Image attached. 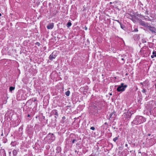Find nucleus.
<instances>
[{"label":"nucleus","mask_w":156,"mask_h":156,"mask_svg":"<svg viewBox=\"0 0 156 156\" xmlns=\"http://www.w3.org/2000/svg\"><path fill=\"white\" fill-rule=\"evenodd\" d=\"M56 57L55 53L53 52L49 56V59L50 60H52L53 59L55 58Z\"/></svg>","instance_id":"obj_4"},{"label":"nucleus","mask_w":156,"mask_h":156,"mask_svg":"<svg viewBox=\"0 0 156 156\" xmlns=\"http://www.w3.org/2000/svg\"><path fill=\"white\" fill-rule=\"evenodd\" d=\"M55 118H57V117L56 116H55Z\"/></svg>","instance_id":"obj_30"},{"label":"nucleus","mask_w":156,"mask_h":156,"mask_svg":"<svg viewBox=\"0 0 156 156\" xmlns=\"http://www.w3.org/2000/svg\"><path fill=\"white\" fill-rule=\"evenodd\" d=\"M64 118H65V117H63V119H64Z\"/></svg>","instance_id":"obj_29"},{"label":"nucleus","mask_w":156,"mask_h":156,"mask_svg":"<svg viewBox=\"0 0 156 156\" xmlns=\"http://www.w3.org/2000/svg\"><path fill=\"white\" fill-rule=\"evenodd\" d=\"M145 121L144 118L142 116H137L133 121V123L135 124H140Z\"/></svg>","instance_id":"obj_1"},{"label":"nucleus","mask_w":156,"mask_h":156,"mask_svg":"<svg viewBox=\"0 0 156 156\" xmlns=\"http://www.w3.org/2000/svg\"><path fill=\"white\" fill-rule=\"evenodd\" d=\"M18 151L16 150H14L13 151V154L14 156H16L17 154Z\"/></svg>","instance_id":"obj_6"},{"label":"nucleus","mask_w":156,"mask_h":156,"mask_svg":"<svg viewBox=\"0 0 156 156\" xmlns=\"http://www.w3.org/2000/svg\"><path fill=\"white\" fill-rule=\"evenodd\" d=\"M54 27V24L53 23H51L49 24L47 26V28L48 29H52Z\"/></svg>","instance_id":"obj_5"},{"label":"nucleus","mask_w":156,"mask_h":156,"mask_svg":"<svg viewBox=\"0 0 156 156\" xmlns=\"http://www.w3.org/2000/svg\"><path fill=\"white\" fill-rule=\"evenodd\" d=\"M1 16V13H0V16Z\"/></svg>","instance_id":"obj_32"},{"label":"nucleus","mask_w":156,"mask_h":156,"mask_svg":"<svg viewBox=\"0 0 156 156\" xmlns=\"http://www.w3.org/2000/svg\"><path fill=\"white\" fill-rule=\"evenodd\" d=\"M117 21L119 22H119L118 21Z\"/></svg>","instance_id":"obj_33"},{"label":"nucleus","mask_w":156,"mask_h":156,"mask_svg":"<svg viewBox=\"0 0 156 156\" xmlns=\"http://www.w3.org/2000/svg\"><path fill=\"white\" fill-rule=\"evenodd\" d=\"M70 92L68 90L65 93V94L67 96H69L70 94Z\"/></svg>","instance_id":"obj_8"},{"label":"nucleus","mask_w":156,"mask_h":156,"mask_svg":"<svg viewBox=\"0 0 156 156\" xmlns=\"http://www.w3.org/2000/svg\"><path fill=\"white\" fill-rule=\"evenodd\" d=\"M127 87L126 85H124L123 83H121L120 85L118 86L117 90L119 92L124 91Z\"/></svg>","instance_id":"obj_2"},{"label":"nucleus","mask_w":156,"mask_h":156,"mask_svg":"<svg viewBox=\"0 0 156 156\" xmlns=\"http://www.w3.org/2000/svg\"><path fill=\"white\" fill-rule=\"evenodd\" d=\"M109 95H112V94H111V93H110V94H109Z\"/></svg>","instance_id":"obj_25"},{"label":"nucleus","mask_w":156,"mask_h":156,"mask_svg":"<svg viewBox=\"0 0 156 156\" xmlns=\"http://www.w3.org/2000/svg\"><path fill=\"white\" fill-rule=\"evenodd\" d=\"M71 25V23L70 22H69L67 23V26L68 27H69Z\"/></svg>","instance_id":"obj_10"},{"label":"nucleus","mask_w":156,"mask_h":156,"mask_svg":"<svg viewBox=\"0 0 156 156\" xmlns=\"http://www.w3.org/2000/svg\"><path fill=\"white\" fill-rule=\"evenodd\" d=\"M140 84H141L142 85H143V83H140Z\"/></svg>","instance_id":"obj_26"},{"label":"nucleus","mask_w":156,"mask_h":156,"mask_svg":"<svg viewBox=\"0 0 156 156\" xmlns=\"http://www.w3.org/2000/svg\"><path fill=\"white\" fill-rule=\"evenodd\" d=\"M148 136H150L151 135V134H150V133H148Z\"/></svg>","instance_id":"obj_23"},{"label":"nucleus","mask_w":156,"mask_h":156,"mask_svg":"<svg viewBox=\"0 0 156 156\" xmlns=\"http://www.w3.org/2000/svg\"><path fill=\"white\" fill-rule=\"evenodd\" d=\"M55 115L56 116H58V114L57 112H55Z\"/></svg>","instance_id":"obj_19"},{"label":"nucleus","mask_w":156,"mask_h":156,"mask_svg":"<svg viewBox=\"0 0 156 156\" xmlns=\"http://www.w3.org/2000/svg\"><path fill=\"white\" fill-rule=\"evenodd\" d=\"M113 114H114V112H112L109 115V117L110 118H112Z\"/></svg>","instance_id":"obj_14"},{"label":"nucleus","mask_w":156,"mask_h":156,"mask_svg":"<svg viewBox=\"0 0 156 156\" xmlns=\"http://www.w3.org/2000/svg\"><path fill=\"white\" fill-rule=\"evenodd\" d=\"M30 115H28V116H29Z\"/></svg>","instance_id":"obj_34"},{"label":"nucleus","mask_w":156,"mask_h":156,"mask_svg":"<svg viewBox=\"0 0 156 156\" xmlns=\"http://www.w3.org/2000/svg\"><path fill=\"white\" fill-rule=\"evenodd\" d=\"M142 92L143 93H145L146 92V90L145 89H143L142 90Z\"/></svg>","instance_id":"obj_16"},{"label":"nucleus","mask_w":156,"mask_h":156,"mask_svg":"<svg viewBox=\"0 0 156 156\" xmlns=\"http://www.w3.org/2000/svg\"><path fill=\"white\" fill-rule=\"evenodd\" d=\"M49 135H51L52 136H51L52 138H53V134H51V133H49Z\"/></svg>","instance_id":"obj_20"},{"label":"nucleus","mask_w":156,"mask_h":156,"mask_svg":"<svg viewBox=\"0 0 156 156\" xmlns=\"http://www.w3.org/2000/svg\"><path fill=\"white\" fill-rule=\"evenodd\" d=\"M146 40L144 39H142V42L143 43H146Z\"/></svg>","instance_id":"obj_15"},{"label":"nucleus","mask_w":156,"mask_h":156,"mask_svg":"<svg viewBox=\"0 0 156 156\" xmlns=\"http://www.w3.org/2000/svg\"><path fill=\"white\" fill-rule=\"evenodd\" d=\"M125 146H126V147H127V146H128V144H125Z\"/></svg>","instance_id":"obj_22"},{"label":"nucleus","mask_w":156,"mask_h":156,"mask_svg":"<svg viewBox=\"0 0 156 156\" xmlns=\"http://www.w3.org/2000/svg\"><path fill=\"white\" fill-rule=\"evenodd\" d=\"M155 57H156V51H154L153 52V55L151 56V57L152 58H154Z\"/></svg>","instance_id":"obj_7"},{"label":"nucleus","mask_w":156,"mask_h":156,"mask_svg":"<svg viewBox=\"0 0 156 156\" xmlns=\"http://www.w3.org/2000/svg\"><path fill=\"white\" fill-rule=\"evenodd\" d=\"M118 139V137H115L113 139V140L115 142Z\"/></svg>","instance_id":"obj_12"},{"label":"nucleus","mask_w":156,"mask_h":156,"mask_svg":"<svg viewBox=\"0 0 156 156\" xmlns=\"http://www.w3.org/2000/svg\"><path fill=\"white\" fill-rule=\"evenodd\" d=\"M142 25H143V26H145V24L144 23H142Z\"/></svg>","instance_id":"obj_21"},{"label":"nucleus","mask_w":156,"mask_h":156,"mask_svg":"<svg viewBox=\"0 0 156 156\" xmlns=\"http://www.w3.org/2000/svg\"><path fill=\"white\" fill-rule=\"evenodd\" d=\"M122 60H124V58H122Z\"/></svg>","instance_id":"obj_28"},{"label":"nucleus","mask_w":156,"mask_h":156,"mask_svg":"<svg viewBox=\"0 0 156 156\" xmlns=\"http://www.w3.org/2000/svg\"><path fill=\"white\" fill-rule=\"evenodd\" d=\"M90 129H91L92 130H94L95 129V128L94 127H91L90 128Z\"/></svg>","instance_id":"obj_18"},{"label":"nucleus","mask_w":156,"mask_h":156,"mask_svg":"<svg viewBox=\"0 0 156 156\" xmlns=\"http://www.w3.org/2000/svg\"><path fill=\"white\" fill-rule=\"evenodd\" d=\"M15 89V87H10L9 88V90L11 91L12 90H14Z\"/></svg>","instance_id":"obj_11"},{"label":"nucleus","mask_w":156,"mask_h":156,"mask_svg":"<svg viewBox=\"0 0 156 156\" xmlns=\"http://www.w3.org/2000/svg\"><path fill=\"white\" fill-rule=\"evenodd\" d=\"M126 115H128L129 116H127V118H130V116H131V113H130V112H127L126 113Z\"/></svg>","instance_id":"obj_9"},{"label":"nucleus","mask_w":156,"mask_h":156,"mask_svg":"<svg viewBox=\"0 0 156 156\" xmlns=\"http://www.w3.org/2000/svg\"><path fill=\"white\" fill-rule=\"evenodd\" d=\"M147 27L148 29L152 33H156V28H155L150 26H147Z\"/></svg>","instance_id":"obj_3"},{"label":"nucleus","mask_w":156,"mask_h":156,"mask_svg":"<svg viewBox=\"0 0 156 156\" xmlns=\"http://www.w3.org/2000/svg\"><path fill=\"white\" fill-rule=\"evenodd\" d=\"M36 101V99L34 100V101Z\"/></svg>","instance_id":"obj_31"},{"label":"nucleus","mask_w":156,"mask_h":156,"mask_svg":"<svg viewBox=\"0 0 156 156\" xmlns=\"http://www.w3.org/2000/svg\"><path fill=\"white\" fill-rule=\"evenodd\" d=\"M138 29L136 28L133 31V32H137L138 31Z\"/></svg>","instance_id":"obj_17"},{"label":"nucleus","mask_w":156,"mask_h":156,"mask_svg":"<svg viewBox=\"0 0 156 156\" xmlns=\"http://www.w3.org/2000/svg\"><path fill=\"white\" fill-rule=\"evenodd\" d=\"M87 27H85V30H87Z\"/></svg>","instance_id":"obj_24"},{"label":"nucleus","mask_w":156,"mask_h":156,"mask_svg":"<svg viewBox=\"0 0 156 156\" xmlns=\"http://www.w3.org/2000/svg\"><path fill=\"white\" fill-rule=\"evenodd\" d=\"M76 142V140L75 139L73 140L72 141V143L73 144L75 143V142Z\"/></svg>","instance_id":"obj_13"},{"label":"nucleus","mask_w":156,"mask_h":156,"mask_svg":"<svg viewBox=\"0 0 156 156\" xmlns=\"http://www.w3.org/2000/svg\"><path fill=\"white\" fill-rule=\"evenodd\" d=\"M121 28H122V29L123 28L122 27L121 25Z\"/></svg>","instance_id":"obj_27"}]
</instances>
